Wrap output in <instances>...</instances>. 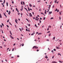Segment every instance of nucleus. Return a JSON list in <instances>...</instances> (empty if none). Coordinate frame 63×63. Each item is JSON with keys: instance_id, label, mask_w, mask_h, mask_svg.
Returning a JSON list of instances; mask_svg holds the SVG:
<instances>
[{"instance_id": "37", "label": "nucleus", "mask_w": 63, "mask_h": 63, "mask_svg": "<svg viewBox=\"0 0 63 63\" xmlns=\"http://www.w3.org/2000/svg\"><path fill=\"white\" fill-rule=\"evenodd\" d=\"M53 19V17H52L50 19Z\"/></svg>"}, {"instance_id": "40", "label": "nucleus", "mask_w": 63, "mask_h": 63, "mask_svg": "<svg viewBox=\"0 0 63 63\" xmlns=\"http://www.w3.org/2000/svg\"><path fill=\"white\" fill-rule=\"evenodd\" d=\"M2 25L3 26H4V24H3V23H2Z\"/></svg>"}, {"instance_id": "6", "label": "nucleus", "mask_w": 63, "mask_h": 63, "mask_svg": "<svg viewBox=\"0 0 63 63\" xmlns=\"http://www.w3.org/2000/svg\"><path fill=\"white\" fill-rule=\"evenodd\" d=\"M29 6H30V7H32V5H31V4L30 3L29 4Z\"/></svg>"}, {"instance_id": "54", "label": "nucleus", "mask_w": 63, "mask_h": 63, "mask_svg": "<svg viewBox=\"0 0 63 63\" xmlns=\"http://www.w3.org/2000/svg\"><path fill=\"white\" fill-rule=\"evenodd\" d=\"M46 40L47 41H49V40L48 39H47Z\"/></svg>"}, {"instance_id": "32", "label": "nucleus", "mask_w": 63, "mask_h": 63, "mask_svg": "<svg viewBox=\"0 0 63 63\" xmlns=\"http://www.w3.org/2000/svg\"><path fill=\"white\" fill-rule=\"evenodd\" d=\"M37 2H41V1L38 0Z\"/></svg>"}, {"instance_id": "9", "label": "nucleus", "mask_w": 63, "mask_h": 63, "mask_svg": "<svg viewBox=\"0 0 63 63\" xmlns=\"http://www.w3.org/2000/svg\"><path fill=\"white\" fill-rule=\"evenodd\" d=\"M17 20L16 19L15 20V22L16 23H17Z\"/></svg>"}, {"instance_id": "61", "label": "nucleus", "mask_w": 63, "mask_h": 63, "mask_svg": "<svg viewBox=\"0 0 63 63\" xmlns=\"http://www.w3.org/2000/svg\"><path fill=\"white\" fill-rule=\"evenodd\" d=\"M0 48H2V46H0Z\"/></svg>"}, {"instance_id": "31", "label": "nucleus", "mask_w": 63, "mask_h": 63, "mask_svg": "<svg viewBox=\"0 0 63 63\" xmlns=\"http://www.w3.org/2000/svg\"><path fill=\"white\" fill-rule=\"evenodd\" d=\"M45 19H46V17H44L43 18V20H45Z\"/></svg>"}, {"instance_id": "39", "label": "nucleus", "mask_w": 63, "mask_h": 63, "mask_svg": "<svg viewBox=\"0 0 63 63\" xmlns=\"http://www.w3.org/2000/svg\"><path fill=\"white\" fill-rule=\"evenodd\" d=\"M61 17H59V19L60 20H61Z\"/></svg>"}, {"instance_id": "38", "label": "nucleus", "mask_w": 63, "mask_h": 63, "mask_svg": "<svg viewBox=\"0 0 63 63\" xmlns=\"http://www.w3.org/2000/svg\"><path fill=\"white\" fill-rule=\"evenodd\" d=\"M14 50V48H13L12 50V51H13Z\"/></svg>"}, {"instance_id": "14", "label": "nucleus", "mask_w": 63, "mask_h": 63, "mask_svg": "<svg viewBox=\"0 0 63 63\" xmlns=\"http://www.w3.org/2000/svg\"><path fill=\"white\" fill-rule=\"evenodd\" d=\"M6 5H7V6H8V2H6Z\"/></svg>"}, {"instance_id": "20", "label": "nucleus", "mask_w": 63, "mask_h": 63, "mask_svg": "<svg viewBox=\"0 0 63 63\" xmlns=\"http://www.w3.org/2000/svg\"><path fill=\"white\" fill-rule=\"evenodd\" d=\"M5 3V0H4V2L3 3V4H4V3Z\"/></svg>"}, {"instance_id": "1", "label": "nucleus", "mask_w": 63, "mask_h": 63, "mask_svg": "<svg viewBox=\"0 0 63 63\" xmlns=\"http://www.w3.org/2000/svg\"><path fill=\"white\" fill-rule=\"evenodd\" d=\"M32 48L33 49H34V48H35V49H37L38 48V47L36 46H34Z\"/></svg>"}, {"instance_id": "33", "label": "nucleus", "mask_w": 63, "mask_h": 63, "mask_svg": "<svg viewBox=\"0 0 63 63\" xmlns=\"http://www.w3.org/2000/svg\"><path fill=\"white\" fill-rule=\"evenodd\" d=\"M12 4H14V1H12Z\"/></svg>"}, {"instance_id": "47", "label": "nucleus", "mask_w": 63, "mask_h": 63, "mask_svg": "<svg viewBox=\"0 0 63 63\" xmlns=\"http://www.w3.org/2000/svg\"><path fill=\"white\" fill-rule=\"evenodd\" d=\"M59 10H57V12H59Z\"/></svg>"}, {"instance_id": "50", "label": "nucleus", "mask_w": 63, "mask_h": 63, "mask_svg": "<svg viewBox=\"0 0 63 63\" xmlns=\"http://www.w3.org/2000/svg\"><path fill=\"white\" fill-rule=\"evenodd\" d=\"M8 12H9V11H8V10H7L6 11V12H7V13H8Z\"/></svg>"}, {"instance_id": "15", "label": "nucleus", "mask_w": 63, "mask_h": 63, "mask_svg": "<svg viewBox=\"0 0 63 63\" xmlns=\"http://www.w3.org/2000/svg\"><path fill=\"white\" fill-rule=\"evenodd\" d=\"M47 12V11H46V10H45V14H47V13H46Z\"/></svg>"}, {"instance_id": "57", "label": "nucleus", "mask_w": 63, "mask_h": 63, "mask_svg": "<svg viewBox=\"0 0 63 63\" xmlns=\"http://www.w3.org/2000/svg\"><path fill=\"white\" fill-rule=\"evenodd\" d=\"M10 36L11 38L12 37V35H10Z\"/></svg>"}, {"instance_id": "3", "label": "nucleus", "mask_w": 63, "mask_h": 63, "mask_svg": "<svg viewBox=\"0 0 63 63\" xmlns=\"http://www.w3.org/2000/svg\"><path fill=\"white\" fill-rule=\"evenodd\" d=\"M3 14H4V16H5L6 17H7V15H6L5 14V13H3Z\"/></svg>"}, {"instance_id": "30", "label": "nucleus", "mask_w": 63, "mask_h": 63, "mask_svg": "<svg viewBox=\"0 0 63 63\" xmlns=\"http://www.w3.org/2000/svg\"><path fill=\"white\" fill-rule=\"evenodd\" d=\"M57 11V9L56 8V10H55V11Z\"/></svg>"}, {"instance_id": "34", "label": "nucleus", "mask_w": 63, "mask_h": 63, "mask_svg": "<svg viewBox=\"0 0 63 63\" xmlns=\"http://www.w3.org/2000/svg\"><path fill=\"white\" fill-rule=\"evenodd\" d=\"M26 19L27 20V21H28V22L29 21L28 20V19H27L26 18Z\"/></svg>"}, {"instance_id": "35", "label": "nucleus", "mask_w": 63, "mask_h": 63, "mask_svg": "<svg viewBox=\"0 0 63 63\" xmlns=\"http://www.w3.org/2000/svg\"><path fill=\"white\" fill-rule=\"evenodd\" d=\"M11 38L12 39H14V37L12 36Z\"/></svg>"}, {"instance_id": "52", "label": "nucleus", "mask_w": 63, "mask_h": 63, "mask_svg": "<svg viewBox=\"0 0 63 63\" xmlns=\"http://www.w3.org/2000/svg\"><path fill=\"white\" fill-rule=\"evenodd\" d=\"M51 52H53V50H51Z\"/></svg>"}, {"instance_id": "41", "label": "nucleus", "mask_w": 63, "mask_h": 63, "mask_svg": "<svg viewBox=\"0 0 63 63\" xmlns=\"http://www.w3.org/2000/svg\"><path fill=\"white\" fill-rule=\"evenodd\" d=\"M0 26L1 28H2V25H1Z\"/></svg>"}, {"instance_id": "2", "label": "nucleus", "mask_w": 63, "mask_h": 63, "mask_svg": "<svg viewBox=\"0 0 63 63\" xmlns=\"http://www.w3.org/2000/svg\"><path fill=\"white\" fill-rule=\"evenodd\" d=\"M30 14V16H31V17H32V14H31V13H29Z\"/></svg>"}, {"instance_id": "44", "label": "nucleus", "mask_w": 63, "mask_h": 63, "mask_svg": "<svg viewBox=\"0 0 63 63\" xmlns=\"http://www.w3.org/2000/svg\"><path fill=\"white\" fill-rule=\"evenodd\" d=\"M54 51H56V49H54Z\"/></svg>"}, {"instance_id": "55", "label": "nucleus", "mask_w": 63, "mask_h": 63, "mask_svg": "<svg viewBox=\"0 0 63 63\" xmlns=\"http://www.w3.org/2000/svg\"><path fill=\"white\" fill-rule=\"evenodd\" d=\"M47 31H48L49 30V28H48L47 29Z\"/></svg>"}, {"instance_id": "13", "label": "nucleus", "mask_w": 63, "mask_h": 63, "mask_svg": "<svg viewBox=\"0 0 63 63\" xmlns=\"http://www.w3.org/2000/svg\"><path fill=\"white\" fill-rule=\"evenodd\" d=\"M55 39V36L54 37V38H53V40H54Z\"/></svg>"}, {"instance_id": "22", "label": "nucleus", "mask_w": 63, "mask_h": 63, "mask_svg": "<svg viewBox=\"0 0 63 63\" xmlns=\"http://www.w3.org/2000/svg\"><path fill=\"white\" fill-rule=\"evenodd\" d=\"M48 27L49 28H51V26L50 25H49Z\"/></svg>"}, {"instance_id": "42", "label": "nucleus", "mask_w": 63, "mask_h": 63, "mask_svg": "<svg viewBox=\"0 0 63 63\" xmlns=\"http://www.w3.org/2000/svg\"><path fill=\"white\" fill-rule=\"evenodd\" d=\"M6 26H7V27H8V28L9 27V26H8V25H7Z\"/></svg>"}, {"instance_id": "29", "label": "nucleus", "mask_w": 63, "mask_h": 63, "mask_svg": "<svg viewBox=\"0 0 63 63\" xmlns=\"http://www.w3.org/2000/svg\"><path fill=\"white\" fill-rule=\"evenodd\" d=\"M23 4L24 5L25 3H24V1H23Z\"/></svg>"}, {"instance_id": "23", "label": "nucleus", "mask_w": 63, "mask_h": 63, "mask_svg": "<svg viewBox=\"0 0 63 63\" xmlns=\"http://www.w3.org/2000/svg\"><path fill=\"white\" fill-rule=\"evenodd\" d=\"M16 11H17L18 10H17V8H16Z\"/></svg>"}, {"instance_id": "43", "label": "nucleus", "mask_w": 63, "mask_h": 63, "mask_svg": "<svg viewBox=\"0 0 63 63\" xmlns=\"http://www.w3.org/2000/svg\"><path fill=\"white\" fill-rule=\"evenodd\" d=\"M19 30H20V31H21V29L20 28H19Z\"/></svg>"}, {"instance_id": "59", "label": "nucleus", "mask_w": 63, "mask_h": 63, "mask_svg": "<svg viewBox=\"0 0 63 63\" xmlns=\"http://www.w3.org/2000/svg\"><path fill=\"white\" fill-rule=\"evenodd\" d=\"M28 26H30V24H29Z\"/></svg>"}, {"instance_id": "53", "label": "nucleus", "mask_w": 63, "mask_h": 63, "mask_svg": "<svg viewBox=\"0 0 63 63\" xmlns=\"http://www.w3.org/2000/svg\"><path fill=\"white\" fill-rule=\"evenodd\" d=\"M32 14H33V15H34V12H32Z\"/></svg>"}, {"instance_id": "60", "label": "nucleus", "mask_w": 63, "mask_h": 63, "mask_svg": "<svg viewBox=\"0 0 63 63\" xmlns=\"http://www.w3.org/2000/svg\"><path fill=\"white\" fill-rule=\"evenodd\" d=\"M62 45V43H60V45Z\"/></svg>"}, {"instance_id": "25", "label": "nucleus", "mask_w": 63, "mask_h": 63, "mask_svg": "<svg viewBox=\"0 0 63 63\" xmlns=\"http://www.w3.org/2000/svg\"><path fill=\"white\" fill-rule=\"evenodd\" d=\"M24 46V44H22V47H23V46Z\"/></svg>"}, {"instance_id": "16", "label": "nucleus", "mask_w": 63, "mask_h": 63, "mask_svg": "<svg viewBox=\"0 0 63 63\" xmlns=\"http://www.w3.org/2000/svg\"><path fill=\"white\" fill-rule=\"evenodd\" d=\"M51 6V5H50V6H49L48 7V8L49 10H50V8H50V7Z\"/></svg>"}, {"instance_id": "27", "label": "nucleus", "mask_w": 63, "mask_h": 63, "mask_svg": "<svg viewBox=\"0 0 63 63\" xmlns=\"http://www.w3.org/2000/svg\"><path fill=\"white\" fill-rule=\"evenodd\" d=\"M54 56H53L52 57V59H53V58H54Z\"/></svg>"}, {"instance_id": "63", "label": "nucleus", "mask_w": 63, "mask_h": 63, "mask_svg": "<svg viewBox=\"0 0 63 63\" xmlns=\"http://www.w3.org/2000/svg\"><path fill=\"white\" fill-rule=\"evenodd\" d=\"M38 18V17H37V16L36 17V18Z\"/></svg>"}, {"instance_id": "49", "label": "nucleus", "mask_w": 63, "mask_h": 63, "mask_svg": "<svg viewBox=\"0 0 63 63\" xmlns=\"http://www.w3.org/2000/svg\"><path fill=\"white\" fill-rule=\"evenodd\" d=\"M15 27H16H16H17L16 26V25H15Z\"/></svg>"}, {"instance_id": "48", "label": "nucleus", "mask_w": 63, "mask_h": 63, "mask_svg": "<svg viewBox=\"0 0 63 63\" xmlns=\"http://www.w3.org/2000/svg\"><path fill=\"white\" fill-rule=\"evenodd\" d=\"M17 57H19V55H18V56H17Z\"/></svg>"}, {"instance_id": "36", "label": "nucleus", "mask_w": 63, "mask_h": 63, "mask_svg": "<svg viewBox=\"0 0 63 63\" xmlns=\"http://www.w3.org/2000/svg\"><path fill=\"white\" fill-rule=\"evenodd\" d=\"M50 33V31H49L47 32V33Z\"/></svg>"}, {"instance_id": "7", "label": "nucleus", "mask_w": 63, "mask_h": 63, "mask_svg": "<svg viewBox=\"0 0 63 63\" xmlns=\"http://www.w3.org/2000/svg\"><path fill=\"white\" fill-rule=\"evenodd\" d=\"M56 48H57V49H59L60 48L58 47L57 46L56 47Z\"/></svg>"}, {"instance_id": "24", "label": "nucleus", "mask_w": 63, "mask_h": 63, "mask_svg": "<svg viewBox=\"0 0 63 63\" xmlns=\"http://www.w3.org/2000/svg\"><path fill=\"white\" fill-rule=\"evenodd\" d=\"M51 35V33H50L49 34V36H50Z\"/></svg>"}, {"instance_id": "4", "label": "nucleus", "mask_w": 63, "mask_h": 63, "mask_svg": "<svg viewBox=\"0 0 63 63\" xmlns=\"http://www.w3.org/2000/svg\"><path fill=\"white\" fill-rule=\"evenodd\" d=\"M21 9H22V10H21V9H20V10L21 11H22L23 10V6H21Z\"/></svg>"}, {"instance_id": "26", "label": "nucleus", "mask_w": 63, "mask_h": 63, "mask_svg": "<svg viewBox=\"0 0 63 63\" xmlns=\"http://www.w3.org/2000/svg\"><path fill=\"white\" fill-rule=\"evenodd\" d=\"M21 5H23V3H22V1L21 2Z\"/></svg>"}, {"instance_id": "10", "label": "nucleus", "mask_w": 63, "mask_h": 63, "mask_svg": "<svg viewBox=\"0 0 63 63\" xmlns=\"http://www.w3.org/2000/svg\"><path fill=\"white\" fill-rule=\"evenodd\" d=\"M0 18H2V16L1 15V14H0Z\"/></svg>"}, {"instance_id": "5", "label": "nucleus", "mask_w": 63, "mask_h": 63, "mask_svg": "<svg viewBox=\"0 0 63 63\" xmlns=\"http://www.w3.org/2000/svg\"><path fill=\"white\" fill-rule=\"evenodd\" d=\"M52 13V12H49V14H48V15H50V14H51Z\"/></svg>"}, {"instance_id": "58", "label": "nucleus", "mask_w": 63, "mask_h": 63, "mask_svg": "<svg viewBox=\"0 0 63 63\" xmlns=\"http://www.w3.org/2000/svg\"><path fill=\"white\" fill-rule=\"evenodd\" d=\"M14 57H11V58H14Z\"/></svg>"}, {"instance_id": "28", "label": "nucleus", "mask_w": 63, "mask_h": 63, "mask_svg": "<svg viewBox=\"0 0 63 63\" xmlns=\"http://www.w3.org/2000/svg\"><path fill=\"white\" fill-rule=\"evenodd\" d=\"M42 34V33H39L38 34V35H41Z\"/></svg>"}, {"instance_id": "21", "label": "nucleus", "mask_w": 63, "mask_h": 63, "mask_svg": "<svg viewBox=\"0 0 63 63\" xmlns=\"http://www.w3.org/2000/svg\"><path fill=\"white\" fill-rule=\"evenodd\" d=\"M9 20H10V19L8 20L7 21V22H9Z\"/></svg>"}, {"instance_id": "46", "label": "nucleus", "mask_w": 63, "mask_h": 63, "mask_svg": "<svg viewBox=\"0 0 63 63\" xmlns=\"http://www.w3.org/2000/svg\"><path fill=\"white\" fill-rule=\"evenodd\" d=\"M36 51H39V50L38 49H37V50Z\"/></svg>"}, {"instance_id": "12", "label": "nucleus", "mask_w": 63, "mask_h": 63, "mask_svg": "<svg viewBox=\"0 0 63 63\" xmlns=\"http://www.w3.org/2000/svg\"><path fill=\"white\" fill-rule=\"evenodd\" d=\"M45 58H46L47 59L48 58V57H47V56H46L45 57Z\"/></svg>"}, {"instance_id": "64", "label": "nucleus", "mask_w": 63, "mask_h": 63, "mask_svg": "<svg viewBox=\"0 0 63 63\" xmlns=\"http://www.w3.org/2000/svg\"><path fill=\"white\" fill-rule=\"evenodd\" d=\"M3 30H2L1 31V32H2V33H3Z\"/></svg>"}, {"instance_id": "56", "label": "nucleus", "mask_w": 63, "mask_h": 63, "mask_svg": "<svg viewBox=\"0 0 63 63\" xmlns=\"http://www.w3.org/2000/svg\"><path fill=\"white\" fill-rule=\"evenodd\" d=\"M20 14L19 13H18V15H20Z\"/></svg>"}, {"instance_id": "51", "label": "nucleus", "mask_w": 63, "mask_h": 63, "mask_svg": "<svg viewBox=\"0 0 63 63\" xmlns=\"http://www.w3.org/2000/svg\"><path fill=\"white\" fill-rule=\"evenodd\" d=\"M26 31H28V29H26Z\"/></svg>"}, {"instance_id": "11", "label": "nucleus", "mask_w": 63, "mask_h": 63, "mask_svg": "<svg viewBox=\"0 0 63 63\" xmlns=\"http://www.w3.org/2000/svg\"><path fill=\"white\" fill-rule=\"evenodd\" d=\"M58 54L59 55H60V56H61V54H60V53H58Z\"/></svg>"}, {"instance_id": "45", "label": "nucleus", "mask_w": 63, "mask_h": 63, "mask_svg": "<svg viewBox=\"0 0 63 63\" xmlns=\"http://www.w3.org/2000/svg\"><path fill=\"white\" fill-rule=\"evenodd\" d=\"M35 20H37V21H38V20H39L38 19H35Z\"/></svg>"}, {"instance_id": "18", "label": "nucleus", "mask_w": 63, "mask_h": 63, "mask_svg": "<svg viewBox=\"0 0 63 63\" xmlns=\"http://www.w3.org/2000/svg\"><path fill=\"white\" fill-rule=\"evenodd\" d=\"M59 62H60V63H62V61H59Z\"/></svg>"}, {"instance_id": "62", "label": "nucleus", "mask_w": 63, "mask_h": 63, "mask_svg": "<svg viewBox=\"0 0 63 63\" xmlns=\"http://www.w3.org/2000/svg\"><path fill=\"white\" fill-rule=\"evenodd\" d=\"M2 2V0H0V2Z\"/></svg>"}, {"instance_id": "19", "label": "nucleus", "mask_w": 63, "mask_h": 63, "mask_svg": "<svg viewBox=\"0 0 63 63\" xmlns=\"http://www.w3.org/2000/svg\"><path fill=\"white\" fill-rule=\"evenodd\" d=\"M59 14L60 15H61V12H59Z\"/></svg>"}, {"instance_id": "8", "label": "nucleus", "mask_w": 63, "mask_h": 63, "mask_svg": "<svg viewBox=\"0 0 63 63\" xmlns=\"http://www.w3.org/2000/svg\"><path fill=\"white\" fill-rule=\"evenodd\" d=\"M10 13H11V11H9L8 12V15H10Z\"/></svg>"}, {"instance_id": "17", "label": "nucleus", "mask_w": 63, "mask_h": 63, "mask_svg": "<svg viewBox=\"0 0 63 63\" xmlns=\"http://www.w3.org/2000/svg\"><path fill=\"white\" fill-rule=\"evenodd\" d=\"M57 2V0H55L54 1V2L55 3H57V2Z\"/></svg>"}]
</instances>
